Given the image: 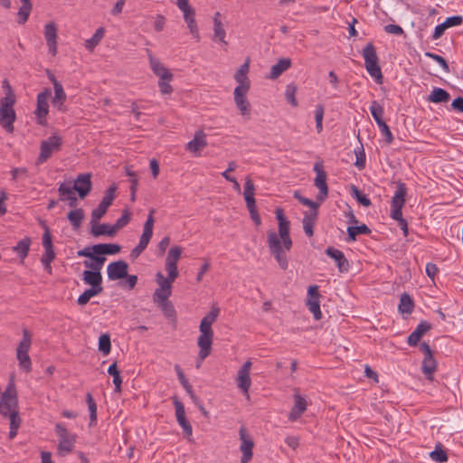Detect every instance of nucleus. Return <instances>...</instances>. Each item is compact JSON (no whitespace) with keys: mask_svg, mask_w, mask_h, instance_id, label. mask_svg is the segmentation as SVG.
Listing matches in <instances>:
<instances>
[{"mask_svg":"<svg viewBox=\"0 0 463 463\" xmlns=\"http://www.w3.org/2000/svg\"><path fill=\"white\" fill-rule=\"evenodd\" d=\"M99 350L105 355L109 354L111 350L110 337L108 334H103L99 338Z\"/></svg>","mask_w":463,"mask_h":463,"instance_id":"obj_53","label":"nucleus"},{"mask_svg":"<svg viewBox=\"0 0 463 463\" xmlns=\"http://www.w3.org/2000/svg\"><path fill=\"white\" fill-rule=\"evenodd\" d=\"M22 3V6L20 7L18 11V20L17 22L20 24H24L27 22L28 17L30 15V13L33 8V5L31 3V0H20Z\"/></svg>","mask_w":463,"mask_h":463,"instance_id":"obj_35","label":"nucleus"},{"mask_svg":"<svg viewBox=\"0 0 463 463\" xmlns=\"http://www.w3.org/2000/svg\"><path fill=\"white\" fill-rule=\"evenodd\" d=\"M295 404L289 413V420H296L307 409V402L305 399L298 393H295Z\"/></svg>","mask_w":463,"mask_h":463,"instance_id":"obj_26","label":"nucleus"},{"mask_svg":"<svg viewBox=\"0 0 463 463\" xmlns=\"http://www.w3.org/2000/svg\"><path fill=\"white\" fill-rule=\"evenodd\" d=\"M213 31H214L213 39L214 40L218 39L222 43L227 44V43L225 41L226 32L223 28V25H222L221 20L215 21V24H213Z\"/></svg>","mask_w":463,"mask_h":463,"instance_id":"obj_54","label":"nucleus"},{"mask_svg":"<svg viewBox=\"0 0 463 463\" xmlns=\"http://www.w3.org/2000/svg\"><path fill=\"white\" fill-rule=\"evenodd\" d=\"M96 255H114L120 251L121 247L114 243H99L91 246Z\"/></svg>","mask_w":463,"mask_h":463,"instance_id":"obj_24","label":"nucleus"},{"mask_svg":"<svg viewBox=\"0 0 463 463\" xmlns=\"http://www.w3.org/2000/svg\"><path fill=\"white\" fill-rule=\"evenodd\" d=\"M104 33L105 30L103 27H99V29H97L92 37L85 42L86 49L90 52L93 51V49L99 44L100 40L103 38Z\"/></svg>","mask_w":463,"mask_h":463,"instance_id":"obj_42","label":"nucleus"},{"mask_svg":"<svg viewBox=\"0 0 463 463\" xmlns=\"http://www.w3.org/2000/svg\"><path fill=\"white\" fill-rule=\"evenodd\" d=\"M154 213H155V210L154 209L150 210L147 219L144 224L143 233L141 235L142 238L146 239L148 241H150V240L153 236V227H154V223H155Z\"/></svg>","mask_w":463,"mask_h":463,"instance_id":"obj_38","label":"nucleus"},{"mask_svg":"<svg viewBox=\"0 0 463 463\" xmlns=\"http://www.w3.org/2000/svg\"><path fill=\"white\" fill-rule=\"evenodd\" d=\"M16 119V115L8 113L4 108H0V124L8 133L14 132V122Z\"/></svg>","mask_w":463,"mask_h":463,"instance_id":"obj_29","label":"nucleus"},{"mask_svg":"<svg viewBox=\"0 0 463 463\" xmlns=\"http://www.w3.org/2000/svg\"><path fill=\"white\" fill-rule=\"evenodd\" d=\"M431 328V325L427 321H420L415 330L409 335L408 344L411 346H416L421 336Z\"/></svg>","mask_w":463,"mask_h":463,"instance_id":"obj_21","label":"nucleus"},{"mask_svg":"<svg viewBox=\"0 0 463 463\" xmlns=\"http://www.w3.org/2000/svg\"><path fill=\"white\" fill-rule=\"evenodd\" d=\"M109 374L113 376V383L115 385V392H121V384H122V378L120 376V373L118 369L117 363H113L109 365L108 369Z\"/></svg>","mask_w":463,"mask_h":463,"instance_id":"obj_39","label":"nucleus"},{"mask_svg":"<svg viewBox=\"0 0 463 463\" xmlns=\"http://www.w3.org/2000/svg\"><path fill=\"white\" fill-rule=\"evenodd\" d=\"M159 307L166 317H168V318L175 317V310L173 304L170 301L161 303V304H159Z\"/></svg>","mask_w":463,"mask_h":463,"instance_id":"obj_63","label":"nucleus"},{"mask_svg":"<svg viewBox=\"0 0 463 463\" xmlns=\"http://www.w3.org/2000/svg\"><path fill=\"white\" fill-rule=\"evenodd\" d=\"M307 305L308 307L309 311L314 315L315 319L319 320L322 317L319 299H316V298H308L307 301Z\"/></svg>","mask_w":463,"mask_h":463,"instance_id":"obj_50","label":"nucleus"},{"mask_svg":"<svg viewBox=\"0 0 463 463\" xmlns=\"http://www.w3.org/2000/svg\"><path fill=\"white\" fill-rule=\"evenodd\" d=\"M74 192L75 190L73 189V187H71L69 184L65 183H61L58 187L60 200L62 202L67 201V197H71L72 195H74Z\"/></svg>","mask_w":463,"mask_h":463,"instance_id":"obj_56","label":"nucleus"},{"mask_svg":"<svg viewBox=\"0 0 463 463\" xmlns=\"http://www.w3.org/2000/svg\"><path fill=\"white\" fill-rule=\"evenodd\" d=\"M291 66V61L289 59H279V61L271 66L269 78L274 80L279 77L285 71Z\"/></svg>","mask_w":463,"mask_h":463,"instance_id":"obj_30","label":"nucleus"},{"mask_svg":"<svg viewBox=\"0 0 463 463\" xmlns=\"http://www.w3.org/2000/svg\"><path fill=\"white\" fill-rule=\"evenodd\" d=\"M32 345V335L30 332L24 328L23 330V338L19 343L16 352L17 353H28Z\"/></svg>","mask_w":463,"mask_h":463,"instance_id":"obj_43","label":"nucleus"},{"mask_svg":"<svg viewBox=\"0 0 463 463\" xmlns=\"http://www.w3.org/2000/svg\"><path fill=\"white\" fill-rule=\"evenodd\" d=\"M31 245V239L24 238L21 240L16 246L14 247V251L17 252L22 260H24L29 252Z\"/></svg>","mask_w":463,"mask_h":463,"instance_id":"obj_40","label":"nucleus"},{"mask_svg":"<svg viewBox=\"0 0 463 463\" xmlns=\"http://www.w3.org/2000/svg\"><path fill=\"white\" fill-rule=\"evenodd\" d=\"M54 97L52 98V104L60 111H65V106L63 102L66 100V93L64 92L62 85L58 81L54 80Z\"/></svg>","mask_w":463,"mask_h":463,"instance_id":"obj_22","label":"nucleus"},{"mask_svg":"<svg viewBox=\"0 0 463 463\" xmlns=\"http://www.w3.org/2000/svg\"><path fill=\"white\" fill-rule=\"evenodd\" d=\"M131 220V213L130 212L126 209L123 211L122 215L120 218L117 220L115 224H113V228L115 229L116 232H118L119 230L127 226Z\"/></svg>","mask_w":463,"mask_h":463,"instance_id":"obj_51","label":"nucleus"},{"mask_svg":"<svg viewBox=\"0 0 463 463\" xmlns=\"http://www.w3.org/2000/svg\"><path fill=\"white\" fill-rule=\"evenodd\" d=\"M249 90H245V88H235L233 95H234V102L241 111V114L243 116L250 115V104L246 98V95Z\"/></svg>","mask_w":463,"mask_h":463,"instance_id":"obj_15","label":"nucleus"},{"mask_svg":"<svg viewBox=\"0 0 463 463\" xmlns=\"http://www.w3.org/2000/svg\"><path fill=\"white\" fill-rule=\"evenodd\" d=\"M73 189L80 199H84L92 189L91 174H80L74 180Z\"/></svg>","mask_w":463,"mask_h":463,"instance_id":"obj_11","label":"nucleus"},{"mask_svg":"<svg viewBox=\"0 0 463 463\" xmlns=\"http://www.w3.org/2000/svg\"><path fill=\"white\" fill-rule=\"evenodd\" d=\"M52 91L50 89H45L43 91L37 95V108L35 115L37 123L42 126L47 125L46 116L49 112L48 99L51 96Z\"/></svg>","mask_w":463,"mask_h":463,"instance_id":"obj_7","label":"nucleus"},{"mask_svg":"<svg viewBox=\"0 0 463 463\" xmlns=\"http://www.w3.org/2000/svg\"><path fill=\"white\" fill-rule=\"evenodd\" d=\"M62 145V138L53 134L47 139L41 142L40 154L36 159L35 164L40 165L45 163L54 152L61 150Z\"/></svg>","mask_w":463,"mask_h":463,"instance_id":"obj_4","label":"nucleus"},{"mask_svg":"<svg viewBox=\"0 0 463 463\" xmlns=\"http://www.w3.org/2000/svg\"><path fill=\"white\" fill-rule=\"evenodd\" d=\"M425 56L430 57L432 60H434L436 62H438L441 66V68L443 69V71L445 72L449 71V64H448L447 61L442 56L438 55L436 53L429 52H425Z\"/></svg>","mask_w":463,"mask_h":463,"instance_id":"obj_64","label":"nucleus"},{"mask_svg":"<svg viewBox=\"0 0 463 463\" xmlns=\"http://www.w3.org/2000/svg\"><path fill=\"white\" fill-rule=\"evenodd\" d=\"M116 186L115 185H111L105 193V195L104 197L102 198L100 203L109 207L115 197H116Z\"/></svg>","mask_w":463,"mask_h":463,"instance_id":"obj_60","label":"nucleus"},{"mask_svg":"<svg viewBox=\"0 0 463 463\" xmlns=\"http://www.w3.org/2000/svg\"><path fill=\"white\" fill-rule=\"evenodd\" d=\"M4 85H6L9 90V93L6 94L5 98H3L0 101V108H4L8 113H13V115H16L14 109V104L15 102L14 97L11 94V87L9 86L6 80L3 81Z\"/></svg>","mask_w":463,"mask_h":463,"instance_id":"obj_34","label":"nucleus"},{"mask_svg":"<svg viewBox=\"0 0 463 463\" xmlns=\"http://www.w3.org/2000/svg\"><path fill=\"white\" fill-rule=\"evenodd\" d=\"M370 112L377 125L384 122L383 118L384 113L383 108L376 100L371 103Z\"/></svg>","mask_w":463,"mask_h":463,"instance_id":"obj_45","label":"nucleus"},{"mask_svg":"<svg viewBox=\"0 0 463 463\" xmlns=\"http://www.w3.org/2000/svg\"><path fill=\"white\" fill-rule=\"evenodd\" d=\"M85 217V213L83 209L76 208L68 213L67 218L71 222L74 231L80 229L81 222Z\"/></svg>","mask_w":463,"mask_h":463,"instance_id":"obj_32","label":"nucleus"},{"mask_svg":"<svg viewBox=\"0 0 463 463\" xmlns=\"http://www.w3.org/2000/svg\"><path fill=\"white\" fill-rule=\"evenodd\" d=\"M43 228L44 230V232L43 234V246L44 250L53 249L50 228L46 225L44 222H43Z\"/></svg>","mask_w":463,"mask_h":463,"instance_id":"obj_58","label":"nucleus"},{"mask_svg":"<svg viewBox=\"0 0 463 463\" xmlns=\"http://www.w3.org/2000/svg\"><path fill=\"white\" fill-rule=\"evenodd\" d=\"M207 146V142L205 139V135L203 131H198L195 133L194 138L189 141L186 145L187 150L190 152H200Z\"/></svg>","mask_w":463,"mask_h":463,"instance_id":"obj_23","label":"nucleus"},{"mask_svg":"<svg viewBox=\"0 0 463 463\" xmlns=\"http://www.w3.org/2000/svg\"><path fill=\"white\" fill-rule=\"evenodd\" d=\"M44 37L49 52L55 55L57 52V27L54 23H49L44 27Z\"/></svg>","mask_w":463,"mask_h":463,"instance_id":"obj_17","label":"nucleus"},{"mask_svg":"<svg viewBox=\"0 0 463 463\" xmlns=\"http://www.w3.org/2000/svg\"><path fill=\"white\" fill-rule=\"evenodd\" d=\"M147 52L152 71L159 78V80H172L174 76L170 71L165 68L158 59L155 58L149 51Z\"/></svg>","mask_w":463,"mask_h":463,"instance_id":"obj_14","label":"nucleus"},{"mask_svg":"<svg viewBox=\"0 0 463 463\" xmlns=\"http://www.w3.org/2000/svg\"><path fill=\"white\" fill-rule=\"evenodd\" d=\"M450 99L449 93L441 88H434L428 97V101L431 103H445Z\"/></svg>","mask_w":463,"mask_h":463,"instance_id":"obj_31","label":"nucleus"},{"mask_svg":"<svg viewBox=\"0 0 463 463\" xmlns=\"http://www.w3.org/2000/svg\"><path fill=\"white\" fill-rule=\"evenodd\" d=\"M14 411H18L17 396L1 395L0 413L4 417H7V414H10Z\"/></svg>","mask_w":463,"mask_h":463,"instance_id":"obj_18","label":"nucleus"},{"mask_svg":"<svg viewBox=\"0 0 463 463\" xmlns=\"http://www.w3.org/2000/svg\"><path fill=\"white\" fill-rule=\"evenodd\" d=\"M182 249L179 246L172 247L165 260V269L171 279H176L178 276L177 262L181 257Z\"/></svg>","mask_w":463,"mask_h":463,"instance_id":"obj_12","label":"nucleus"},{"mask_svg":"<svg viewBox=\"0 0 463 463\" xmlns=\"http://www.w3.org/2000/svg\"><path fill=\"white\" fill-rule=\"evenodd\" d=\"M239 435L241 442L240 450L242 453L241 463H249L253 456L252 449L254 447V442L250 436L247 433V430L244 427L240 429Z\"/></svg>","mask_w":463,"mask_h":463,"instance_id":"obj_9","label":"nucleus"},{"mask_svg":"<svg viewBox=\"0 0 463 463\" xmlns=\"http://www.w3.org/2000/svg\"><path fill=\"white\" fill-rule=\"evenodd\" d=\"M289 222L279 223V232H268L267 243L270 253L277 260L279 266L286 270L288 267V260L286 251L292 248V240L289 235Z\"/></svg>","mask_w":463,"mask_h":463,"instance_id":"obj_1","label":"nucleus"},{"mask_svg":"<svg viewBox=\"0 0 463 463\" xmlns=\"http://www.w3.org/2000/svg\"><path fill=\"white\" fill-rule=\"evenodd\" d=\"M296 92H297L296 86H294V85H288L287 86L286 92H285L286 99L293 107H297L298 106V101H297L296 97H295Z\"/></svg>","mask_w":463,"mask_h":463,"instance_id":"obj_62","label":"nucleus"},{"mask_svg":"<svg viewBox=\"0 0 463 463\" xmlns=\"http://www.w3.org/2000/svg\"><path fill=\"white\" fill-rule=\"evenodd\" d=\"M195 12L194 9H191L189 11L184 12V20L187 24V27L190 31V33L193 35V37L199 42L200 41V34H199V29L197 26V24L195 22Z\"/></svg>","mask_w":463,"mask_h":463,"instance_id":"obj_25","label":"nucleus"},{"mask_svg":"<svg viewBox=\"0 0 463 463\" xmlns=\"http://www.w3.org/2000/svg\"><path fill=\"white\" fill-rule=\"evenodd\" d=\"M294 197L303 205L307 206L312 209V211H317V208L319 207L320 203L318 201L314 202L308 198H306L300 194L298 191H296L294 193Z\"/></svg>","mask_w":463,"mask_h":463,"instance_id":"obj_55","label":"nucleus"},{"mask_svg":"<svg viewBox=\"0 0 463 463\" xmlns=\"http://www.w3.org/2000/svg\"><path fill=\"white\" fill-rule=\"evenodd\" d=\"M90 224L91 227L90 233L94 237H99L102 235H106L109 237H114L117 234L115 229L113 228V225H110L109 223L99 224L98 222H90Z\"/></svg>","mask_w":463,"mask_h":463,"instance_id":"obj_20","label":"nucleus"},{"mask_svg":"<svg viewBox=\"0 0 463 463\" xmlns=\"http://www.w3.org/2000/svg\"><path fill=\"white\" fill-rule=\"evenodd\" d=\"M82 280L85 284L90 286V288L102 289V276L98 270H84L82 273Z\"/></svg>","mask_w":463,"mask_h":463,"instance_id":"obj_19","label":"nucleus"},{"mask_svg":"<svg viewBox=\"0 0 463 463\" xmlns=\"http://www.w3.org/2000/svg\"><path fill=\"white\" fill-rule=\"evenodd\" d=\"M128 264L124 260H117L108 265L107 272L109 280L125 279L128 276Z\"/></svg>","mask_w":463,"mask_h":463,"instance_id":"obj_13","label":"nucleus"},{"mask_svg":"<svg viewBox=\"0 0 463 463\" xmlns=\"http://www.w3.org/2000/svg\"><path fill=\"white\" fill-rule=\"evenodd\" d=\"M326 254L332 258L338 268L340 272H346L349 269V262L345 254L338 249L328 247L325 250Z\"/></svg>","mask_w":463,"mask_h":463,"instance_id":"obj_16","label":"nucleus"},{"mask_svg":"<svg viewBox=\"0 0 463 463\" xmlns=\"http://www.w3.org/2000/svg\"><path fill=\"white\" fill-rule=\"evenodd\" d=\"M16 358L19 362V366L24 371L29 373L32 370V362L28 353H17Z\"/></svg>","mask_w":463,"mask_h":463,"instance_id":"obj_49","label":"nucleus"},{"mask_svg":"<svg viewBox=\"0 0 463 463\" xmlns=\"http://www.w3.org/2000/svg\"><path fill=\"white\" fill-rule=\"evenodd\" d=\"M109 207L100 203L91 212V222H99L107 213Z\"/></svg>","mask_w":463,"mask_h":463,"instance_id":"obj_57","label":"nucleus"},{"mask_svg":"<svg viewBox=\"0 0 463 463\" xmlns=\"http://www.w3.org/2000/svg\"><path fill=\"white\" fill-rule=\"evenodd\" d=\"M74 437L62 438L60 439L58 446L59 454L64 456L65 454L70 453L74 447Z\"/></svg>","mask_w":463,"mask_h":463,"instance_id":"obj_44","label":"nucleus"},{"mask_svg":"<svg viewBox=\"0 0 463 463\" xmlns=\"http://www.w3.org/2000/svg\"><path fill=\"white\" fill-rule=\"evenodd\" d=\"M351 194L363 206L368 207L372 204L371 200L364 194H363L355 185L351 186Z\"/></svg>","mask_w":463,"mask_h":463,"instance_id":"obj_48","label":"nucleus"},{"mask_svg":"<svg viewBox=\"0 0 463 463\" xmlns=\"http://www.w3.org/2000/svg\"><path fill=\"white\" fill-rule=\"evenodd\" d=\"M234 79L236 82L238 83V86L236 88H245V90H249L250 88V81L248 78V75L241 74L240 72L236 71L234 74Z\"/></svg>","mask_w":463,"mask_h":463,"instance_id":"obj_59","label":"nucleus"},{"mask_svg":"<svg viewBox=\"0 0 463 463\" xmlns=\"http://www.w3.org/2000/svg\"><path fill=\"white\" fill-rule=\"evenodd\" d=\"M219 313V307L213 306L200 323V335L197 344L200 348L199 358L201 361H203L211 353L213 337L212 325L216 321Z\"/></svg>","mask_w":463,"mask_h":463,"instance_id":"obj_2","label":"nucleus"},{"mask_svg":"<svg viewBox=\"0 0 463 463\" xmlns=\"http://www.w3.org/2000/svg\"><path fill=\"white\" fill-rule=\"evenodd\" d=\"M430 458L439 463H443L448 460L446 451L442 449L441 444H438L435 449L430 453Z\"/></svg>","mask_w":463,"mask_h":463,"instance_id":"obj_47","label":"nucleus"},{"mask_svg":"<svg viewBox=\"0 0 463 463\" xmlns=\"http://www.w3.org/2000/svg\"><path fill=\"white\" fill-rule=\"evenodd\" d=\"M251 362L250 360L246 361L243 365L239 369L238 374L236 377V383L238 388L242 392L243 394H246L249 397V390L251 385V380L250 377V371L251 368Z\"/></svg>","mask_w":463,"mask_h":463,"instance_id":"obj_10","label":"nucleus"},{"mask_svg":"<svg viewBox=\"0 0 463 463\" xmlns=\"http://www.w3.org/2000/svg\"><path fill=\"white\" fill-rule=\"evenodd\" d=\"M436 368L437 362L433 357V354L423 358L421 370L428 380H433V373L436 371Z\"/></svg>","mask_w":463,"mask_h":463,"instance_id":"obj_28","label":"nucleus"},{"mask_svg":"<svg viewBox=\"0 0 463 463\" xmlns=\"http://www.w3.org/2000/svg\"><path fill=\"white\" fill-rule=\"evenodd\" d=\"M77 255L79 257L90 258L91 260L83 261L84 266L88 269L98 270L99 272L104 265V262L106 261L104 255H96L91 247H85L84 249L79 250Z\"/></svg>","mask_w":463,"mask_h":463,"instance_id":"obj_8","label":"nucleus"},{"mask_svg":"<svg viewBox=\"0 0 463 463\" xmlns=\"http://www.w3.org/2000/svg\"><path fill=\"white\" fill-rule=\"evenodd\" d=\"M171 296V289H165V288H156L153 299L154 302L157 303L158 305L166 301H169L168 298Z\"/></svg>","mask_w":463,"mask_h":463,"instance_id":"obj_52","label":"nucleus"},{"mask_svg":"<svg viewBox=\"0 0 463 463\" xmlns=\"http://www.w3.org/2000/svg\"><path fill=\"white\" fill-rule=\"evenodd\" d=\"M86 402L90 411V426H93L97 422V404L90 392L86 394Z\"/></svg>","mask_w":463,"mask_h":463,"instance_id":"obj_41","label":"nucleus"},{"mask_svg":"<svg viewBox=\"0 0 463 463\" xmlns=\"http://www.w3.org/2000/svg\"><path fill=\"white\" fill-rule=\"evenodd\" d=\"M363 57L364 60V66L371 77L375 79L377 83H382L383 74L381 67L378 63V56L375 47L372 43L366 44L363 50Z\"/></svg>","mask_w":463,"mask_h":463,"instance_id":"obj_3","label":"nucleus"},{"mask_svg":"<svg viewBox=\"0 0 463 463\" xmlns=\"http://www.w3.org/2000/svg\"><path fill=\"white\" fill-rule=\"evenodd\" d=\"M102 292V289H99V288H90L88 289H86L77 299V303L80 305V306H84L86 305L90 299L94 297V296H97L99 294H100Z\"/></svg>","mask_w":463,"mask_h":463,"instance_id":"obj_46","label":"nucleus"},{"mask_svg":"<svg viewBox=\"0 0 463 463\" xmlns=\"http://www.w3.org/2000/svg\"><path fill=\"white\" fill-rule=\"evenodd\" d=\"M407 194V188L404 183L399 182L392 198L391 202V214L390 216L399 222L402 217V207L405 203V196Z\"/></svg>","mask_w":463,"mask_h":463,"instance_id":"obj_5","label":"nucleus"},{"mask_svg":"<svg viewBox=\"0 0 463 463\" xmlns=\"http://www.w3.org/2000/svg\"><path fill=\"white\" fill-rule=\"evenodd\" d=\"M175 279H171V277L168 276V278H165L161 272H158L156 274V281L159 284V288H165L171 289L172 288V283L174 282Z\"/></svg>","mask_w":463,"mask_h":463,"instance_id":"obj_61","label":"nucleus"},{"mask_svg":"<svg viewBox=\"0 0 463 463\" xmlns=\"http://www.w3.org/2000/svg\"><path fill=\"white\" fill-rule=\"evenodd\" d=\"M314 171L316 172L314 185L318 189L317 200L319 203H323L328 196V185L326 183L327 175L326 171L324 170L322 163L320 162L315 164Z\"/></svg>","mask_w":463,"mask_h":463,"instance_id":"obj_6","label":"nucleus"},{"mask_svg":"<svg viewBox=\"0 0 463 463\" xmlns=\"http://www.w3.org/2000/svg\"><path fill=\"white\" fill-rule=\"evenodd\" d=\"M371 229L366 224H361L359 226H349L347 228L348 240L347 241H354L356 236L359 234H370Z\"/></svg>","mask_w":463,"mask_h":463,"instance_id":"obj_36","label":"nucleus"},{"mask_svg":"<svg viewBox=\"0 0 463 463\" xmlns=\"http://www.w3.org/2000/svg\"><path fill=\"white\" fill-rule=\"evenodd\" d=\"M414 307V302L413 299L411 298V296L408 293H402L400 298V303H399V312L402 314H411Z\"/></svg>","mask_w":463,"mask_h":463,"instance_id":"obj_33","label":"nucleus"},{"mask_svg":"<svg viewBox=\"0 0 463 463\" xmlns=\"http://www.w3.org/2000/svg\"><path fill=\"white\" fill-rule=\"evenodd\" d=\"M317 211L306 212L302 221L303 229L307 237H312L314 234V225L317 219Z\"/></svg>","mask_w":463,"mask_h":463,"instance_id":"obj_27","label":"nucleus"},{"mask_svg":"<svg viewBox=\"0 0 463 463\" xmlns=\"http://www.w3.org/2000/svg\"><path fill=\"white\" fill-rule=\"evenodd\" d=\"M154 213H155V210L154 209L150 210L147 219L144 224L143 233L141 235L142 238L146 239L148 241H150V240L153 236V227H154V223H155Z\"/></svg>","mask_w":463,"mask_h":463,"instance_id":"obj_37","label":"nucleus"}]
</instances>
